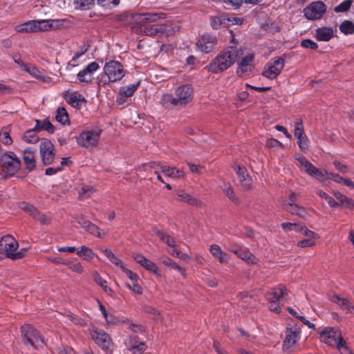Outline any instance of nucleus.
<instances>
[{"label":"nucleus","mask_w":354,"mask_h":354,"mask_svg":"<svg viewBox=\"0 0 354 354\" xmlns=\"http://www.w3.org/2000/svg\"><path fill=\"white\" fill-rule=\"evenodd\" d=\"M33 218L39 221V223L42 225H48L51 222V219L50 217L40 213L38 210L37 211L36 213H34Z\"/></svg>","instance_id":"nucleus-52"},{"label":"nucleus","mask_w":354,"mask_h":354,"mask_svg":"<svg viewBox=\"0 0 354 354\" xmlns=\"http://www.w3.org/2000/svg\"><path fill=\"white\" fill-rule=\"evenodd\" d=\"M126 346L132 354H142L147 348L146 344L136 335H130L128 337Z\"/></svg>","instance_id":"nucleus-18"},{"label":"nucleus","mask_w":354,"mask_h":354,"mask_svg":"<svg viewBox=\"0 0 354 354\" xmlns=\"http://www.w3.org/2000/svg\"><path fill=\"white\" fill-rule=\"evenodd\" d=\"M352 0H346L334 8L335 12H344L349 10Z\"/></svg>","instance_id":"nucleus-51"},{"label":"nucleus","mask_w":354,"mask_h":354,"mask_svg":"<svg viewBox=\"0 0 354 354\" xmlns=\"http://www.w3.org/2000/svg\"><path fill=\"white\" fill-rule=\"evenodd\" d=\"M77 254L88 261H91L95 255V252L86 245L81 246L80 249L77 252Z\"/></svg>","instance_id":"nucleus-34"},{"label":"nucleus","mask_w":354,"mask_h":354,"mask_svg":"<svg viewBox=\"0 0 354 354\" xmlns=\"http://www.w3.org/2000/svg\"><path fill=\"white\" fill-rule=\"evenodd\" d=\"M99 68L97 63L93 62L89 64L84 69L80 71L77 77L81 82L89 83L93 80V74Z\"/></svg>","instance_id":"nucleus-20"},{"label":"nucleus","mask_w":354,"mask_h":354,"mask_svg":"<svg viewBox=\"0 0 354 354\" xmlns=\"http://www.w3.org/2000/svg\"><path fill=\"white\" fill-rule=\"evenodd\" d=\"M63 264H65L68 269L71 271L77 272L78 274H81L84 272V268L80 262L77 261H62Z\"/></svg>","instance_id":"nucleus-38"},{"label":"nucleus","mask_w":354,"mask_h":354,"mask_svg":"<svg viewBox=\"0 0 354 354\" xmlns=\"http://www.w3.org/2000/svg\"><path fill=\"white\" fill-rule=\"evenodd\" d=\"M252 71V66H243L242 65L239 64L236 73L239 76L244 77L250 75Z\"/></svg>","instance_id":"nucleus-55"},{"label":"nucleus","mask_w":354,"mask_h":354,"mask_svg":"<svg viewBox=\"0 0 354 354\" xmlns=\"http://www.w3.org/2000/svg\"><path fill=\"white\" fill-rule=\"evenodd\" d=\"M224 193L226 194V196L228 197L229 199L232 201L233 202L237 203L238 198L236 196V194L234 192V189L232 187H228L227 189H223Z\"/></svg>","instance_id":"nucleus-63"},{"label":"nucleus","mask_w":354,"mask_h":354,"mask_svg":"<svg viewBox=\"0 0 354 354\" xmlns=\"http://www.w3.org/2000/svg\"><path fill=\"white\" fill-rule=\"evenodd\" d=\"M301 329L297 325L293 328H287L286 335L283 343V350H287L292 347L299 339Z\"/></svg>","instance_id":"nucleus-15"},{"label":"nucleus","mask_w":354,"mask_h":354,"mask_svg":"<svg viewBox=\"0 0 354 354\" xmlns=\"http://www.w3.org/2000/svg\"><path fill=\"white\" fill-rule=\"evenodd\" d=\"M339 30L344 35H353L354 33V23L349 20H344L339 25Z\"/></svg>","instance_id":"nucleus-39"},{"label":"nucleus","mask_w":354,"mask_h":354,"mask_svg":"<svg viewBox=\"0 0 354 354\" xmlns=\"http://www.w3.org/2000/svg\"><path fill=\"white\" fill-rule=\"evenodd\" d=\"M102 252L112 263L116 266L120 267L121 269L122 267H124L122 261L118 257H117L110 250L105 249L102 250Z\"/></svg>","instance_id":"nucleus-43"},{"label":"nucleus","mask_w":354,"mask_h":354,"mask_svg":"<svg viewBox=\"0 0 354 354\" xmlns=\"http://www.w3.org/2000/svg\"><path fill=\"white\" fill-rule=\"evenodd\" d=\"M288 292L287 288L281 283L277 287L269 289L266 294V298L268 301H279L282 297L288 295Z\"/></svg>","instance_id":"nucleus-19"},{"label":"nucleus","mask_w":354,"mask_h":354,"mask_svg":"<svg viewBox=\"0 0 354 354\" xmlns=\"http://www.w3.org/2000/svg\"><path fill=\"white\" fill-rule=\"evenodd\" d=\"M94 192V189L91 186H84L82 187L80 191V196L81 198H87L90 197L91 194Z\"/></svg>","instance_id":"nucleus-57"},{"label":"nucleus","mask_w":354,"mask_h":354,"mask_svg":"<svg viewBox=\"0 0 354 354\" xmlns=\"http://www.w3.org/2000/svg\"><path fill=\"white\" fill-rule=\"evenodd\" d=\"M142 266L154 274L160 276L158 266L151 261L146 259Z\"/></svg>","instance_id":"nucleus-49"},{"label":"nucleus","mask_w":354,"mask_h":354,"mask_svg":"<svg viewBox=\"0 0 354 354\" xmlns=\"http://www.w3.org/2000/svg\"><path fill=\"white\" fill-rule=\"evenodd\" d=\"M156 235L158 236V238L165 243H166L168 246L170 247H175L176 245V241L174 238L170 236L169 234L165 233L162 231L157 230L156 231Z\"/></svg>","instance_id":"nucleus-42"},{"label":"nucleus","mask_w":354,"mask_h":354,"mask_svg":"<svg viewBox=\"0 0 354 354\" xmlns=\"http://www.w3.org/2000/svg\"><path fill=\"white\" fill-rule=\"evenodd\" d=\"M209 252L221 263L227 262L228 260V255L221 250V247L218 245H212L209 248Z\"/></svg>","instance_id":"nucleus-29"},{"label":"nucleus","mask_w":354,"mask_h":354,"mask_svg":"<svg viewBox=\"0 0 354 354\" xmlns=\"http://www.w3.org/2000/svg\"><path fill=\"white\" fill-rule=\"evenodd\" d=\"M230 18L225 16H215L212 17L210 19L212 27L215 29H219L222 25L228 26Z\"/></svg>","instance_id":"nucleus-31"},{"label":"nucleus","mask_w":354,"mask_h":354,"mask_svg":"<svg viewBox=\"0 0 354 354\" xmlns=\"http://www.w3.org/2000/svg\"><path fill=\"white\" fill-rule=\"evenodd\" d=\"M320 339L328 346L336 348L344 339L339 329L327 327L320 333Z\"/></svg>","instance_id":"nucleus-7"},{"label":"nucleus","mask_w":354,"mask_h":354,"mask_svg":"<svg viewBox=\"0 0 354 354\" xmlns=\"http://www.w3.org/2000/svg\"><path fill=\"white\" fill-rule=\"evenodd\" d=\"M21 335L26 341L34 348L42 346L44 344V339L39 332L30 324H25L21 328Z\"/></svg>","instance_id":"nucleus-5"},{"label":"nucleus","mask_w":354,"mask_h":354,"mask_svg":"<svg viewBox=\"0 0 354 354\" xmlns=\"http://www.w3.org/2000/svg\"><path fill=\"white\" fill-rule=\"evenodd\" d=\"M90 335L95 344L108 354H112L114 344L110 335L100 328L93 327L90 330Z\"/></svg>","instance_id":"nucleus-4"},{"label":"nucleus","mask_w":354,"mask_h":354,"mask_svg":"<svg viewBox=\"0 0 354 354\" xmlns=\"http://www.w3.org/2000/svg\"><path fill=\"white\" fill-rule=\"evenodd\" d=\"M97 3L106 8H111L120 3V0H97Z\"/></svg>","instance_id":"nucleus-56"},{"label":"nucleus","mask_w":354,"mask_h":354,"mask_svg":"<svg viewBox=\"0 0 354 354\" xmlns=\"http://www.w3.org/2000/svg\"><path fill=\"white\" fill-rule=\"evenodd\" d=\"M234 170L241 187L245 190L249 189L252 185V180L245 167L237 165Z\"/></svg>","instance_id":"nucleus-21"},{"label":"nucleus","mask_w":354,"mask_h":354,"mask_svg":"<svg viewBox=\"0 0 354 354\" xmlns=\"http://www.w3.org/2000/svg\"><path fill=\"white\" fill-rule=\"evenodd\" d=\"M40 154L41 160L45 165H50L55 158L54 145L47 139L41 140L40 144Z\"/></svg>","instance_id":"nucleus-13"},{"label":"nucleus","mask_w":354,"mask_h":354,"mask_svg":"<svg viewBox=\"0 0 354 354\" xmlns=\"http://www.w3.org/2000/svg\"><path fill=\"white\" fill-rule=\"evenodd\" d=\"M19 244L11 235H6L0 240V253L12 260H18L25 256L26 249L17 251Z\"/></svg>","instance_id":"nucleus-3"},{"label":"nucleus","mask_w":354,"mask_h":354,"mask_svg":"<svg viewBox=\"0 0 354 354\" xmlns=\"http://www.w3.org/2000/svg\"><path fill=\"white\" fill-rule=\"evenodd\" d=\"M193 90L190 85L184 84L176 88L174 97L178 107L188 104L192 100Z\"/></svg>","instance_id":"nucleus-11"},{"label":"nucleus","mask_w":354,"mask_h":354,"mask_svg":"<svg viewBox=\"0 0 354 354\" xmlns=\"http://www.w3.org/2000/svg\"><path fill=\"white\" fill-rule=\"evenodd\" d=\"M145 16L147 18V23H151L165 19L166 14L163 12H145Z\"/></svg>","instance_id":"nucleus-48"},{"label":"nucleus","mask_w":354,"mask_h":354,"mask_svg":"<svg viewBox=\"0 0 354 354\" xmlns=\"http://www.w3.org/2000/svg\"><path fill=\"white\" fill-rule=\"evenodd\" d=\"M162 263L165 266H169V267H171L173 269L177 270L178 271H179L181 273V274L183 277L186 276V274H185V269L182 268V267H180L178 263H176V262L173 261L170 258H169V257L165 258L162 261Z\"/></svg>","instance_id":"nucleus-44"},{"label":"nucleus","mask_w":354,"mask_h":354,"mask_svg":"<svg viewBox=\"0 0 354 354\" xmlns=\"http://www.w3.org/2000/svg\"><path fill=\"white\" fill-rule=\"evenodd\" d=\"M334 37V30L331 27H322L315 30V37L318 41H328Z\"/></svg>","instance_id":"nucleus-25"},{"label":"nucleus","mask_w":354,"mask_h":354,"mask_svg":"<svg viewBox=\"0 0 354 354\" xmlns=\"http://www.w3.org/2000/svg\"><path fill=\"white\" fill-rule=\"evenodd\" d=\"M36 21L32 20L26 22L23 24L18 25L15 27V30L19 32H36Z\"/></svg>","instance_id":"nucleus-32"},{"label":"nucleus","mask_w":354,"mask_h":354,"mask_svg":"<svg viewBox=\"0 0 354 354\" xmlns=\"http://www.w3.org/2000/svg\"><path fill=\"white\" fill-rule=\"evenodd\" d=\"M26 71L32 76L35 77L39 80H44V77L41 75V73L39 71V69L32 66H25Z\"/></svg>","instance_id":"nucleus-50"},{"label":"nucleus","mask_w":354,"mask_h":354,"mask_svg":"<svg viewBox=\"0 0 354 354\" xmlns=\"http://www.w3.org/2000/svg\"><path fill=\"white\" fill-rule=\"evenodd\" d=\"M134 21L137 24L147 23V18H146L145 12L143 13H135L132 17Z\"/></svg>","instance_id":"nucleus-62"},{"label":"nucleus","mask_w":354,"mask_h":354,"mask_svg":"<svg viewBox=\"0 0 354 354\" xmlns=\"http://www.w3.org/2000/svg\"><path fill=\"white\" fill-rule=\"evenodd\" d=\"M216 38L211 35H203L197 41L196 46L198 49L205 53L211 52L216 44Z\"/></svg>","instance_id":"nucleus-17"},{"label":"nucleus","mask_w":354,"mask_h":354,"mask_svg":"<svg viewBox=\"0 0 354 354\" xmlns=\"http://www.w3.org/2000/svg\"><path fill=\"white\" fill-rule=\"evenodd\" d=\"M65 21L62 19H48L36 21L37 31H48L64 27Z\"/></svg>","instance_id":"nucleus-16"},{"label":"nucleus","mask_w":354,"mask_h":354,"mask_svg":"<svg viewBox=\"0 0 354 354\" xmlns=\"http://www.w3.org/2000/svg\"><path fill=\"white\" fill-rule=\"evenodd\" d=\"M160 171L165 176L173 178H180L184 177V173L182 170L176 167H170L167 166H161Z\"/></svg>","instance_id":"nucleus-30"},{"label":"nucleus","mask_w":354,"mask_h":354,"mask_svg":"<svg viewBox=\"0 0 354 354\" xmlns=\"http://www.w3.org/2000/svg\"><path fill=\"white\" fill-rule=\"evenodd\" d=\"M336 348L341 354H354L345 339L339 344Z\"/></svg>","instance_id":"nucleus-54"},{"label":"nucleus","mask_w":354,"mask_h":354,"mask_svg":"<svg viewBox=\"0 0 354 354\" xmlns=\"http://www.w3.org/2000/svg\"><path fill=\"white\" fill-rule=\"evenodd\" d=\"M21 160L13 151H6L0 156V175L2 178L13 176L21 169Z\"/></svg>","instance_id":"nucleus-2"},{"label":"nucleus","mask_w":354,"mask_h":354,"mask_svg":"<svg viewBox=\"0 0 354 354\" xmlns=\"http://www.w3.org/2000/svg\"><path fill=\"white\" fill-rule=\"evenodd\" d=\"M0 140L3 144L6 145H10L12 143V140L8 131H3L0 133Z\"/></svg>","instance_id":"nucleus-60"},{"label":"nucleus","mask_w":354,"mask_h":354,"mask_svg":"<svg viewBox=\"0 0 354 354\" xmlns=\"http://www.w3.org/2000/svg\"><path fill=\"white\" fill-rule=\"evenodd\" d=\"M74 5L76 9L88 10L94 6L95 0H75Z\"/></svg>","instance_id":"nucleus-41"},{"label":"nucleus","mask_w":354,"mask_h":354,"mask_svg":"<svg viewBox=\"0 0 354 354\" xmlns=\"http://www.w3.org/2000/svg\"><path fill=\"white\" fill-rule=\"evenodd\" d=\"M283 208L290 214L301 218H305L308 215V212L304 207L299 206L295 203H286L283 204Z\"/></svg>","instance_id":"nucleus-26"},{"label":"nucleus","mask_w":354,"mask_h":354,"mask_svg":"<svg viewBox=\"0 0 354 354\" xmlns=\"http://www.w3.org/2000/svg\"><path fill=\"white\" fill-rule=\"evenodd\" d=\"M281 227L283 230L286 233L292 230L300 232L302 230V225L293 223H283L281 224Z\"/></svg>","instance_id":"nucleus-47"},{"label":"nucleus","mask_w":354,"mask_h":354,"mask_svg":"<svg viewBox=\"0 0 354 354\" xmlns=\"http://www.w3.org/2000/svg\"><path fill=\"white\" fill-rule=\"evenodd\" d=\"M84 230L91 234L96 236L98 238H102L106 234L104 232H102V230L96 225L91 223V221L88 223Z\"/></svg>","instance_id":"nucleus-40"},{"label":"nucleus","mask_w":354,"mask_h":354,"mask_svg":"<svg viewBox=\"0 0 354 354\" xmlns=\"http://www.w3.org/2000/svg\"><path fill=\"white\" fill-rule=\"evenodd\" d=\"M104 73L108 77L109 81L112 82L120 80L125 75L123 66L114 60L106 63Z\"/></svg>","instance_id":"nucleus-8"},{"label":"nucleus","mask_w":354,"mask_h":354,"mask_svg":"<svg viewBox=\"0 0 354 354\" xmlns=\"http://www.w3.org/2000/svg\"><path fill=\"white\" fill-rule=\"evenodd\" d=\"M326 6L321 1L311 3L304 9V16L309 20H316L322 18L326 12Z\"/></svg>","instance_id":"nucleus-10"},{"label":"nucleus","mask_w":354,"mask_h":354,"mask_svg":"<svg viewBox=\"0 0 354 354\" xmlns=\"http://www.w3.org/2000/svg\"><path fill=\"white\" fill-rule=\"evenodd\" d=\"M23 140L28 143H36L39 141V138L35 133L34 129L27 131L23 136Z\"/></svg>","instance_id":"nucleus-46"},{"label":"nucleus","mask_w":354,"mask_h":354,"mask_svg":"<svg viewBox=\"0 0 354 354\" xmlns=\"http://www.w3.org/2000/svg\"><path fill=\"white\" fill-rule=\"evenodd\" d=\"M139 83L133 84L131 85L127 86L121 87L119 91V95L122 97H129L133 95L135 91H136Z\"/></svg>","instance_id":"nucleus-36"},{"label":"nucleus","mask_w":354,"mask_h":354,"mask_svg":"<svg viewBox=\"0 0 354 354\" xmlns=\"http://www.w3.org/2000/svg\"><path fill=\"white\" fill-rule=\"evenodd\" d=\"M229 250L248 263H253L254 262L255 257L246 248L232 246Z\"/></svg>","instance_id":"nucleus-23"},{"label":"nucleus","mask_w":354,"mask_h":354,"mask_svg":"<svg viewBox=\"0 0 354 354\" xmlns=\"http://www.w3.org/2000/svg\"><path fill=\"white\" fill-rule=\"evenodd\" d=\"M56 120L62 124H69V117L64 107H59L55 116Z\"/></svg>","instance_id":"nucleus-37"},{"label":"nucleus","mask_w":354,"mask_h":354,"mask_svg":"<svg viewBox=\"0 0 354 354\" xmlns=\"http://www.w3.org/2000/svg\"><path fill=\"white\" fill-rule=\"evenodd\" d=\"M301 46L306 48H310L315 50L318 48V45L316 42L312 41L310 39H306L301 41Z\"/></svg>","instance_id":"nucleus-59"},{"label":"nucleus","mask_w":354,"mask_h":354,"mask_svg":"<svg viewBox=\"0 0 354 354\" xmlns=\"http://www.w3.org/2000/svg\"><path fill=\"white\" fill-rule=\"evenodd\" d=\"M239 57V51L236 48L229 46L221 51L213 59L207 68L212 73H219L233 65Z\"/></svg>","instance_id":"nucleus-1"},{"label":"nucleus","mask_w":354,"mask_h":354,"mask_svg":"<svg viewBox=\"0 0 354 354\" xmlns=\"http://www.w3.org/2000/svg\"><path fill=\"white\" fill-rule=\"evenodd\" d=\"M121 270L127 274L129 279H131L133 282L138 281V276L136 273L133 272L131 270L125 268L124 266L122 267Z\"/></svg>","instance_id":"nucleus-64"},{"label":"nucleus","mask_w":354,"mask_h":354,"mask_svg":"<svg viewBox=\"0 0 354 354\" xmlns=\"http://www.w3.org/2000/svg\"><path fill=\"white\" fill-rule=\"evenodd\" d=\"M297 160L299 162L300 165L303 167L305 171L310 176L315 177L319 181H323L325 178L326 172L324 173L317 167H315L312 163H310L304 156H300L297 158Z\"/></svg>","instance_id":"nucleus-12"},{"label":"nucleus","mask_w":354,"mask_h":354,"mask_svg":"<svg viewBox=\"0 0 354 354\" xmlns=\"http://www.w3.org/2000/svg\"><path fill=\"white\" fill-rule=\"evenodd\" d=\"M315 245V239H305L297 243V246L300 248H309Z\"/></svg>","instance_id":"nucleus-61"},{"label":"nucleus","mask_w":354,"mask_h":354,"mask_svg":"<svg viewBox=\"0 0 354 354\" xmlns=\"http://www.w3.org/2000/svg\"><path fill=\"white\" fill-rule=\"evenodd\" d=\"M176 98L171 94L166 93L162 95L160 99V104L166 108H171L174 106L178 107Z\"/></svg>","instance_id":"nucleus-33"},{"label":"nucleus","mask_w":354,"mask_h":354,"mask_svg":"<svg viewBox=\"0 0 354 354\" xmlns=\"http://www.w3.org/2000/svg\"><path fill=\"white\" fill-rule=\"evenodd\" d=\"M336 348L341 354H354L345 339L339 344Z\"/></svg>","instance_id":"nucleus-53"},{"label":"nucleus","mask_w":354,"mask_h":354,"mask_svg":"<svg viewBox=\"0 0 354 354\" xmlns=\"http://www.w3.org/2000/svg\"><path fill=\"white\" fill-rule=\"evenodd\" d=\"M22 159L25 165L26 169L28 171L35 169L36 166V160L35 158V152L30 148L26 149L23 152Z\"/></svg>","instance_id":"nucleus-24"},{"label":"nucleus","mask_w":354,"mask_h":354,"mask_svg":"<svg viewBox=\"0 0 354 354\" xmlns=\"http://www.w3.org/2000/svg\"><path fill=\"white\" fill-rule=\"evenodd\" d=\"M285 61L282 57H276L268 62L265 66L262 75L270 80L276 78L284 67Z\"/></svg>","instance_id":"nucleus-9"},{"label":"nucleus","mask_w":354,"mask_h":354,"mask_svg":"<svg viewBox=\"0 0 354 354\" xmlns=\"http://www.w3.org/2000/svg\"><path fill=\"white\" fill-rule=\"evenodd\" d=\"M37 130H46L48 133H53L55 131L54 126L50 122L49 120H44L41 124H39V120H37V125L35 127Z\"/></svg>","instance_id":"nucleus-45"},{"label":"nucleus","mask_w":354,"mask_h":354,"mask_svg":"<svg viewBox=\"0 0 354 354\" xmlns=\"http://www.w3.org/2000/svg\"><path fill=\"white\" fill-rule=\"evenodd\" d=\"M295 136L297 139V145L301 151H305L308 148V138L304 133L302 122H297L295 128Z\"/></svg>","instance_id":"nucleus-22"},{"label":"nucleus","mask_w":354,"mask_h":354,"mask_svg":"<svg viewBox=\"0 0 354 354\" xmlns=\"http://www.w3.org/2000/svg\"><path fill=\"white\" fill-rule=\"evenodd\" d=\"M331 301L346 310V313H354V306L347 299L341 298L339 295H334Z\"/></svg>","instance_id":"nucleus-28"},{"label":"nucleus","mask_w":354,"mask_h":354,"mask_svg":"<svg viewBox=\"0 0 354 354\" xmlns=\"http://www.w3.org/2000/svg\"><path fill=\"white\" fill-rule=\"evenodd\" d=\"M300 232H301L305 236H306V239H312L315 240L319 238L317 234L308 230L305 225H302V230H301Z\"/></svg>","instance_id":"nucleus-58"},{"label":"nucleus","mask_w":354,"mask_h":354,"mask_svg":"<svg viewBox=\"0 0 354 354\" xmlns=\"http://www.w3.org/2000/svg\"><path fill=\"white\" fill-rule=\"evenodd\" d=\"M93 277L95 282L97 283L100 286H101V288L105 292L108 293L110 295H113V291L111 290L110 287L107 286L106 281L103 279L98 272H95Z\"/></svg>","instance_id":"nucleus-35"},{"label":"nucleus","mask_w":354,"mask_h":354,"mask_svg":"<svg viewBox=\"0 0 354 354\" xmlns=\"http://www.w3.org/2000/svg\"><path fill=\"white\" fill-rule=\"evenodd\" d=\"M176 194L178 200L187 203L191 205L196 207H201L203 205V203L201 201L198 200L197 198H194L190 194L186 193L183 190L178 191Z\"/></svg>","instance_id":"nucleus-27"},{"label":"nucleus","mask_w":354,"mask_h":354,"mask_svg":"<svg viewBox=\"0 0 354 354\" xmlns=\"http://www.w3.org/2000/svg\"><path fill=\"white\" fill-rule=\"evenodd\" d=\"M63 97L68 104L77 109H80L86 103L85 97L77 91H65Z\"/></svg>","instance_id":"nucleus-14"},{"label":"nucleus","mask_w":354,"mask_h":354,"mask_svg":"<svg viewBox=\"0 0 354 354\" xmlns=\"http://www.w3.org/2000/svg\"><path fill=\"white\" fill-rule=\"evenodd\" d=\"M102 130L98 128L85 131L77 138V143L85 148L95 147L97 145Z\"/></svg>","instance_id":"nucleus-6"}]
</instances>
